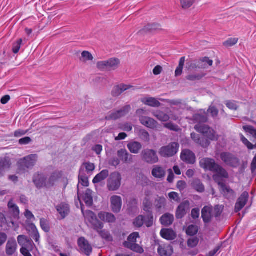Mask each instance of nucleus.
Segmentation results:
<instances>
[{"instance_id": "obj_1", "label": "nucleus", "mask_w": 256, "mask_h": 256, "mask_svg": "<svg viewBox=\"0 0 256 256\" xmlns=\"http://www.w3.org/2000/svg\"><path fill=\"white\" fill-rule=\"evenodd\" d=\"M201 168L205 170H209L214 172H218L222 177L227 178L228 174L225 169L220 164H216L215 160L210 158H204L200 162Z\"/></svg>"}, {"instance_id": "obj_2", "label": "nucleus", "mask_w": 256, "mask_h": 256, "mask_svg": "<svg viewBox=\"0 0 256 256\" xmlns=\"http://www.w3.org/2000/svg\"><path fill=\"white\" fill-rule=\"evenodd\" d=\"M84 206L81 204V210L82 213L86 219L90 224H91L92 228L96 232L103 228V224L100 222L96 218L95 214L90 210H84Z\"/></svg>"}, {"instance_id": "obj_3", "label": "nucleus", "mask_w": 256, "mask_h": 256, "mask_svg": "<svg viewBox=\"0 0 256 256\" xmlns=\"http://www.w3.org/2000/svg\"><path fill=\"white\" fill-rule=\"evenodd\" d=\"M146 114L147 112L144 108H140L136 111V115L142 125L151 129L156 128L158 124L157 122L152 118L144 116Z\"/></svg>"}, {"instance_id": "obj_4", "label": "nucleus", "mask_w": 256, "mask_h": 256, "mask_svg": "<svg viewBox=\"0 0 256 256\" xmlns=\"http://www.w3.org/2000/svg\"><path fill=\"white\" fill-rule=\"evenodd\" d=\"M196 130L206 137L208 140L212 141H216L219 136L216 132L208 126L204 124H197L194 126Z\"/></svg>"}, {"instance_id": "obj_5", "label": "nucleus", "mask_w": 256, "mask_h": 256, "mask_svg": "<svg viewBox=\"0 0 256 256\" xmlns=\"http://www.w3.org/2000/svg\"><path fill=\"white\" fill-rule=\"evenodd\" d=\"M120 60L117 58H111L106 60L98 62L96 66L102 71L113 70L117 69L120 64Z\"/></svg>"}, {"instance_id": "obj_6", "label": "nucleus", "mask_w": 256, "mask_h": 256, "mask_svg": "<svg viewBox=\"0 0 256 256\" xmlns=\"http://www.w3.org/2000/svg\"><path fill=\"white\" fill-rule=\"evenodd\" d=\"M38 158L37 154H32L20 160L18 162L19 170L24 171L26 168H32L35 165Z\"/></svg>"}, {"instance_id": "obj_7", "label": "nucleus", "mask_w": 256, "mask_h": 256, "mask_svg": "<svg viewBox=\"0 0 256 256\" xmlns=\"http://www.w3.org/2000/svg\"><path fill=\"white\" fill-rule=\"evenodd\" d=\"M122 176L118 172L112 173L107 182V187L110 191L118 190L121 185Z\"/></svg>"}, {"instance_id": "obj_8", "label": "nucleus", "mask_w": 256, "mask_h": 256, "mask_svg": "<svg viewBox=\"0 0 256 256\" xmlns=\"http://www.w3.org/2000/svg\"><path fill=\"white\" fill-rule=\"evenodd\" d=\"M179 148V144L177 142H172L166 146L162 147L159 150L160 156L170 158L176 154Z\"/></svg>"}, {"instance_id": "obj_9", "label": "nucleus", "mask_w": 256, "mask_h": 256, "mask_svg": "<svg viewBox=\"0 0 256 256\" xmlns=\"http://www.w3.org/2000/svg\"><path fill=\"white\" fill-rule=\"evenodd\" d=\"M141 157L144 162L148 164H154L159 160L156 151L152 149L144 150L141 153Z\"/></svg>"}, {"instance_id": "obj_10", "label": "nucleus", "mask_w": 256, "mask_h": 256, "mask_svg": "<svg viewBox=\"0 0 256 256\" xmlns=\"http://www.w3.org/2000/svg\"><path fill=\"white\" fill-rule=\"evenodd\" d=\"M154 222V217L152 212L148 214L146 216L140 215L137 216L134 220L133 224L134 226L137 228L142 227L144 224L149 228L152 226Z\"/></svg>"}, {"instance_id": "obj_11", "label": "nucleus", "mask_w": 256, "mask_h": 256, "mask_svg": "<svg viewBox=\"0 0 256 256\" xmlns=\"http://www.w3.org/2000/svg\"><path fill=\"white\" fill-rule=\"evenodd\" d=\"M220 158L228 166L237 168L240 165L238 158L229 152H222L220 154Z\"/></svg>"}, {"instance_id": "obj_12", "label": "nucleus", "mask_w": 256, "mask_h": 256, "mask_svg": "<svg viewBox=\"0 0 256 256\" xmlns=\"http://www.w3.org/2000/svg\"><path fill=\"white\" fill-rule=\"evenodd\" d=\"M78 198L80 202L81 200L85 202L87 206H90L93 204L92 192L86 188L82 194H81L80 190L78 192Z\"/></svg>"}, {"instance_id": "obj_13", "label": "nucleus", "mask_w": 256, "mask_h": 256, "mask_svg": "<svg viewBox=\"0 0 256 256\" xmlns=\"http://www.w3.org/2000/svg\"><path fill=\"white\" fill-rule=\"evenodd\" d=\"M78 245L80 250L86 256H90L92 252V247L88 241L84 238H80L78 240Z\"/></svg>"}, {"instance_id": "obj_14", "label": "nucleus", "mask_w": 256, "mask_h": 256, "mask_svg": "<svg viewBox=\"0 0 256 256\" xmlns=\"http://www.w3.org/2000/svg\"><path fill=\"white\" fill-rule=\"evenodd\" d=\"M180 158L182 161L189 164H194L196 162L194 154L189 150H183L181 152Z\"/></svg>"}, {"instance_id": "obj_15", "label": "nucleus", "mask_w": 256, "mask_h": 256, "mask_svg": "<svg viewBox=\"0 0 256 256\" xmlns=\"http://www.w3.org/2000/svg\"><path fill=\"white\" fill-rule=\"evenodd\" d=\"M190 203L188 201H185L181 203L177 208L176 216L178 219H181L184 216L186 211L189 210Z\"/></svg>"}, {"instance_id": "obj_16", "label": "nucleus", "mask_w": 256, "mask_h": 256, "mask_svg": "<svg viewBox=\"0 0 256 256\" xmlns=\"http://www.w3.org/2000/svg\"><path fill=\"white\" fill-rule=\"evenodd\" d=\"M213 208L212 206H205L202 211V217L204 222L208 224L210 222L213 217Z\"/></svg>"}, {"instance_id": "obj_17", "label": "nucleus", "mask_w": 256, "mask_h": 256, "mask_svg": "<svg viewBox=\"0 0 256 256\" xmlns=\"http://www.w3.org/2000/svg\"><path fill=\"white\" fill-rule=\"evenodd\" d=\"M111 207L114 212H120L122 206V198L118 196H113L110 198Z\"/></svg>"}, {"instance_id": "obj_18", "label": "nucleus", "mask_w": 256, "mask_h": 256, "mask_svg": "<svg viewBox=\"0 0 256 256\" xmlns=\"http://www.w3.org/2000/svg\"><path fill=\"white\" fill-rule=\"evenodd\" d=\"M248 198V194L247 192H244L238 198L236 206L235 212H240L246 205Z\"/></svg>"}, {"instance_id": "obj_19", "label": "nucleus", "mask_w": 256, "mask_h": 256, "mask_svg": "<svg viewBox=\"0 0 256 256\" xmlns=\"http://www.w3.org/2000/svg\"><path fill=\"white\" fill-rule=\"evenodd\" d=\"M133 88L134 86L131 85L120 84L114 87L112 94L114 96H118L120 95L123 92Z\"/></svg>"}, {"instance_id": "obj_20", "label": "nucleus", "mask_w": 256, "mask_h": 256, "mask_svg": "<svg viewBox=\"0 0 256 256\" xmlns=\"http://www.w3.org/2000/svg\"><path fill=\"white\" fill-rule=\"evenodd\" d=\"M158 251L160 256H170L173 252L172 246L168 244H160Z\"/></svg>"}, {"instance_id": "obj_21", "label": "nucleus", "mask_w": 256, "mask_h": 256, "mask_svg": "<svg viewBox=\"0 0 256 256\" xmlns=\"http://www.w3.org/2000/svg\"><path fill=\"white\" fill-rule=\"evenodd\" d=\"M118 156L124 163L130 164L132 162L133 156L130 154L126 149L118 150Z\"/></svg>"}, {"instance_id": "obj_22", "label": "nucleus", "mask_w": 256, "mask_h": 256, "mask_svg": "<svg viewBox=\"0 0 256 256\" xmlns=\"http://www.w3.org/2000/svg\"><path fill=\"white\" fill-rule=\"evenodd\" d=\"M46 181L44 176L41 174H36L33 178V182L37 188L46 186Z\"/></svg>"}, {"instance_id": "obj_23", "label": "nucleus", "mask_w": 256, "mask_h": 256, "mask_svg": "<svg viewBox=\"0 0 256 256\" xmlns=\"http://www.w3.org/2000/svg\"><path fill=\"white\" fill-rule=\"evenodd\" d=\"M191 138L196 144H198L204 148H207L210 144V142L208 140L204 138H201L200 136L196 133H192L191 134Z\"/></svg>"}, {"instance_id": "obj_24", "label": "nucleus", "mask_w": 256, "mask_h": 256, "mask_svg": "<svg viewBox=\"0 0 256 256\" xmlns=\"http://www.w3.org/2000/svg\"><path fill=\"white\" fill-rule=\"evenodd\" d=\"M56 210L62 218H65L70 212V206L68 204L62 202L56 207Z\"/></svg>"}, {"instance_id": "obj_25", "label": "nucleus", "mask_w": 256, "mask_h": 256, "mask_svg": "<svg viewBox=\"0 0 256 256\" xmlns=\"http://www.w3.org/2000/svg\"><path fill=\"white\" fill-rule=\"evenodd\" d=\"M62 173L60 172H56L52 173L46 181V187L53 186L62 178Z\"/></svg>"}, {"instance_id": "obj_26", "label": "nucleus", "mask_w": 256, "mask_h": 256, "mask_svg": "<svg viewBox=\"0 0 256 256\" xmlns=\"http://www.w3.org/2000/svg\"><path fill=\"white\" fill-rule=\"evenodd\" d=\"M128 150L132 154H138L142 148V144L138 142L131 141L127 145Z\"/></svg>"}, {"instance_id": "obj_27", "label": "nucleus", "mask_w": 256, "mask_h": 256, "mask_svg": "<svg viewBox=\"0 0 256 256\" xmlns=\"http://www.w3.org/2000/svg\"><path fill=\"white\" fill-rule=\"evenodd\" d=\"M160 234L162 238L167 240H174L176 238L175 232L172 229L163 228Z\"/></svg>"}, {"instance_id": "obj_28", "label": "nucleus", "mask_w": 256, "mask_h": 256, "mask_svg": "<svg viewBox=\"0 0 256 256\" xmlns=\"http://www.w3.org/2000/svg\"><path fill=\"white\" fill-rule=\"evenodd\" d=\"M152 174L154 178L161 179L164 177L166 172L162 167L155 166L152 170Z\"/></svg>"}, {"instance_id": "obj_29", "label": "nucleus", "mask_w": 256, "mask_h": 256, "mask_svg": "<svg viewBox=\"0 0 256 256\" xmlns=\"http://www.w3.org/2000/svg\"><path fill=\"white\" fill-rule=\"evenodd\" d=\"M98 216L100 219L104 222H114L116 220L114 216L108 212H102L98 214Z\"/></svg>"}, {"instance_id": "obj_30", "label": "nucleus", "mask_w": 256, "mask_h": 256, "mask_svg": "<svg viewBox=\"0 0 256 256\" xmlns=\"http://www.w3.org/2000/svg\"><path fill=\"white\" fill-rule=\"evenodd\" d=\"M79 184L78 186V190H80V184L84 186H88L89 184L88 180V177L84 174V170L82 168H81L80 170L78 176Z\"/></svg>"}, {"instance_id": "obj_31", "label": "nucleus", "mask_w": 256, "mask_h": 256, "mask_svg": "<svg viewBox=\"0 0 256 256\" xmlns=\"http://www.w3.org/2000/svg\"><path fill=\"white\" fill-rule=\"evenodd\" d=\"M109 176V171L108 170H104L96 174L92 180L94 184H98L106 180Z\"/></svg>"}, {"instance_id": "obj_32", "label": "nucleus", "mask_w": 256, "mask_h": 256, "mask_svg": "<svg viewBox=\"0 0 256 256\" xmlns=\"http://www.w3.org/2000/svg\"><path fill=\"white\" fill-rule=\"evenodd\" d=\"M8 210L14 217H17L20 214L18 207L14 202L12 199L10 200L8 204Z\"/></svg>"}, {"instance_id": "obj_33", "label": "nucleus", "mask_w": 256, "mask_h": 256, "mask_svg": "<svg viewBox=\"0 0 256 256\" xmlns=\"http://www.w3.org/2000/svg\"><path fill=\"white\" fill-rule=\"evenodd\" d=\"M142 102L144 104L152 107H159L160 103L154 98H144L142 99Z\"/></svg>"}, {"instance_id": "obj_34", "label": "nucleus", "mask_w": 256, "mask_h": 256, "mask_svg": "<svg viewBox=\"0 0 256 256\" xmlns=\"http://www.w3.org/2000/svg\"><path fill=\"white\" fill-rule=\"evenodd\" d=\"M174 220V216L169 213L164 214L160 219L162 224L164 226L170 225L173 222Z\"/></svg>"}, {"instance_id": "obj_35", "label": "nucleus", "mask_w": 256, "mask_h": 256, "mask_svg": "<svg viewBox=\"0 0 256 256\" xmlns=\"http://www.w3.org/2000/svg\"><path fill=\"white\" fill-rule=\"evenodd\" d=\"M222 193L224 196L228 200H234L235 198L236 194L234 192L230 187L226 185L222 188Z\"/></svg>"}, {"instance_id": "obj_36", "label": "nucleus", "mask_w": 256, "mask_h": 256, "mask_svg": "<svg viewBox=\"0 0 256 256\" xmlns=\"http://www.w3.org/2000/svg\"><path fill=\"white\" fill-rule=\"evenodd\" d=\"M16 242L15 240H9L6 246V252L8 255H12L16 249Z\"/></svg>"}, {"instance_id": "obj_37", "label": "nucleus", "mask_w": 256, "mask_h": 256, "mask_svg": "<svg viewBox=\"0 0 256 256\" xmlns=\"http://www.w3.org/2000/svg\"><path fill=\"white\" fill-rule=\"evenodd\" d=\"M124 247L128 248L140 254H142L144 252L142 248L136 243L132 244L130 242H124Z\"/></svg>"}, {"instance_id": "obj_38", "label": "nucleus", "mask_w": 256, "mask_h": 256, "mask_svg": "<svg viewBox=\"0 0 256 256\" xmlns=\"http://www.w3.org/2000/svg\"><path fill=\"white\" fill-rule=\"evenodd\" d=\"M153 115L159 120L162 122H167L170 118L169 115L160 110L154 112H153Z\"/></svg>"}, {"instance_id": "obj_39", "label": "nucleus", "mask_w": 256, "mask_h": 256, "mask_svg": "<svg viewBox=\"0 0 256 256\" xmlns=\"http://www.w3.org/2000/svg\"><path fill=\"white\" fill-rule=\"evenodd\" d=\"M10 167V164L6 160H2L0 161V177L2 176L5 170Z\"/></svg>"}, {"instance_id": "obj_40", "label": "nucleus", "mask_w": 256, "mask_h": 256, "mask_svg": "<svg viewBox=\"0 0 256 256\" xmlns=\"http://www.w3.org/2000/svg\"><path fill=\"white\" fill-rule=\"evenodd\" d=\"M243 129L248 135L252 136L256 140V130L251 126H244Z\"/></svg>"}, {"instance_id": "obj_41", "label": "nucleus", "mask_w": 256, "mask_h": 256, "mask_svg": "<svg viewBox=\"0 0 256 256\" xmlns=\"http://www.w3.org/2000/svg\"><path fill=\"white\" fill-rule=\"evenodd\" d=\"M192 186L194 189L199 192H202L204 191V186L201 182L196 180L192 183Z\"/></svg>"}, {"instance_id": "obj_42", "label": "nucleus", "mask_w": 256, "mask_h": 256, "mask_svg": "<svg viewBox=\"0 0 256 256\" xmlns=\"http://www.w3.org/2000/svg\"><path fill=\"white\" fill-rule=\"evenodd\" d=\"M144 210L148 212V214L152 212L150 210L152 208V202L150 200L148 196H147L144 200L143 202Z\"/></svg>"}, {"instance_id": "obj_43", "label": "nucleus", "mask_w": 256, "mask_h": 256, "mask_svg": "<svg viewBox=\"0 0 256 256\" xmlns=\"http://www.w3.org/2000/svg\"><path fill=\"white\" fill-rule=\"evenodd\" d=\"M198 231V228L194 224L190 225L186 230V233L189 236L196 235Z\"/></svg>"}, {"instance_id": "obj_44", "label": "nucleus", "mask_w": 256, "mask_h": 256, "mask_svg": "<svg viewBox=\"0 0 256 256\" xmlns=\"http://www.w3.org/2000/svg\"><path fill=\"white\" fill-rule=\"evenodd\" d=\"M240 138L241 141L248 148V150H253L256 148V144H252L242 134H240Z\"/></svg>"}, {"instance_id": "obj_45", "label": "nucleus", "mask_w": 256, "mask_h": 256, "mask_svg": "<svg viewBox=\"0 0 256 256\" xmlns=\"http://www.w3.org/2000/svg\"><path fill=\"white\" fill-rule=\"evenodd\" d=\"M194 118L196 122H199L198 124H202V123L206 122L208 120L207 116L205 114H196L194 116Z\"/></svg>"}, {"instance_id": "obj_46", "label": "nucleus", "mask_w": 256, "mask_h": 256, "mask_svg": "<svg viewBox=\"0 0 256 256\" xmlns=\"http://www.w3.org/2000/svg\"><path fill=\"white\" fill-rule=\"evenodd\" d=\"M216 174H214L212 178L222 188L225 186V184L223 182L222 177L218 172H216Z\"/></svg>"}, {"instance_id": "obj_47", "label": "nucleus", "mask_w": 256, "mask_h": 256, "mask_svg": "<svg viewBox=\"0 0 256 256\" xmlns=\"http://www.w3.org/2000/svg\"><path fill=\"white\" fill-rule=\"evenodd\" d=\"M40 225L44 232H48L50 231V227L48 220L44 218H41L40 220Z\"/></svg>"}, {"instance_id": "obj_48", "label": "nucleus", "mask_w": 256, "mask_h": 256, "mask_svg": "<svg viewBox=\"0 0 256 256\" xmlns=\"http://www.w3.org/2000/svg\"><path fill=\"white\" fill-rule=\"evenodd\" d=\"M166 204V200L162 197L158 198L156 200L155 205L157 208L160 210L163 207H164Z\"/></svg>"}, {"instance_id": "obj_49", "label": "nucleus", "mask_w": 256, "mask_h": 256, "mask_svg": "<svg viewBox=\"0 0 256 256\" xmlns=\"http://www.w3.org/2000/svg\"><path fill=\"white\" fill-rule=\"evenodd\" d=\"M93 58L92 54L88 51H84L82 53L80 60L82 62H86L88 60H92Z\"/></svg>"}, {"instance_id": "obj_50", "label": "nucleus", "mask_w": 256, "mask_h": 256, "mask_svg": "<svg viewBox=\"0 0 256 256\" xmlns=\"http://www.w3.org/2000/svg\"><path fill=\"white\" fill-rule=\"evenodd\" d=\"M130 109V105H126L118 110L120 118L126 116L129 112Z\"/></svg>"}, {"instance_id": "obj_51", "label": "nucleus", "mask_w": 256, "mask_h": 256, "mask_svg": "<svg viewBox=\"0 0 256 256\" xmlns=\"http://www.w3.org/2000/svg\"><path fill=\"white\" fill-rule=\"evenodd\" d=\"M204 74H192L186 76V79L190 81H195L202 79Z\"/></svg>"}, {"instance_id": "obj_52", "label": "nucleus", "mask_w": 256, "mask_h": 256, "mask_svg": "<svg viewBox=\"0 0 256 256\" xmlns=\"http://www.w3.org/2000/svg\"><path fill=\"white\" fill-rule=\"evenodd\" d=\"M120 118V117L118 110L110 112L106 116V119L108 120H116Z\"/></svg>"}, {"instance_id": "obj_53", "label": "nucleus", "mask_w": 256, "mask_h": 256, "mask_svg": "<svg viewBox=\"0 0 256 256\" xmlns=\"http://www.w3.org/2000/svg\"><path fill=\"white\" fill-rule=\"evenodd\" d=\"M22 40V39H19L16 42L13 44L12 46V52L14 54H17L20 48Z\"/></svg>"}, {"instance_id": "obj_54", "label": "nucleus", "mask_w": 256, "mask_h": 256, "mask_svg": "<svg viewBox=\"0 0 256 256\" xmlns=\"http://www.w3.org/2000/svg\"><path fill=\"white\" fill-rule=\"evenodd\" d=\"M198 242L199 240L197 238H189L188 240V246L190 248H194L198 245Z\"/></svg>"}, {"instance_id": "obj_55", "label": "nucleus", "mask_w": 256, "mask_h": 256, "mask_svg": "<svg viewBox=\"0 0 256 256\" xmlns=\"http://www.w3.org/2000/svg\"><path fill=\"white\" fill-rule=\"evenodd\" d=\"M194 0H180V4L184 8H190L194 4Z\"/></svg>"}, {"instance_id": "obj_56", "label": "nucleus", "mask_w": 256, "mask_h": 256, "mask_svg": "<svg viewBox=\"0 0 256 256\" xmlns=\"http://www.w3.org/2000/svg\"><path fill=\"white\" fill-rule=\"evenodd\" d=\"M238 42V38H230L224 42V45L226 46H232L236 44Z\"/></svg>"}, {"instance_id": "obj_57", "label": "nucleus", "mask_w": 256, "mask_h": 256, "mask_svg": "<svg viewBox=\"0 0 256 256\" xmlns=\"http://www.w3.org/2000/svg\"><path fill=\"white\" fill-rule=\"evenodd\" d=\"M139 237V234L138 232H134L129 236L128 238V242L130 243L134 244L136 242V238Z\"/></svg>"}, {"instance_id": "obj_58", "label": "nucleus", "mask_w": 256, "mask_h": 256, "mask_svg": "<svg viewBox=\"0 0 256 256\" xmlns=\"http://www.w3.org/2000/svg\"><path fill=\"white\" fill-rule=\"evenodd\" d=\"M34 244L30 238L28 240L26 243L22 246L21 248H25L26 250H32L34 249Z\"/></svg>"}, {"instance_id": "obj_59", "label": "nucleus", "mask_w": 256, "mask_h": 256, "mask_svg": "<svg viewBox=\"0 0 256 256\" xmlns=\"http://www.w3.org/2000/svg\"><path fill=\"white\" fill-rule=\"evenodd\" d=\"M164 127L176 132H178L179 130L178 126L172 123L168 122L164 124Z\"/></svg>"}, {"instance_id": "obj_60", "label": "nucleus", "mask_w": 256, "mask_h": 256, "mask_svg": "<svg viewBox=\"0 0 256 256\" xmlns=\"http://www.w3.org/2000/svg\"><path fill=\"white\" fill-rule=\"evenodd\" d=\"M120 128L124 131L130 132L132 129V125L129 122H125L120 125Z\"/></svg>"}, {"instance_id": "obj_61", "label": "nucleus", "mask_w": 256, "mask_h": 256, "mask_svg": "<svg viewBox=\"0 0 256 256\" xmlns=\"http://www.w3.org/2000/svg\"><path fill=\"white\" fill-rule=\"evenodd\" d=\"M83 167L86 168L88 172H92L95 169V166L94 164L90 162H86L83 164Z\"/></svg>"}, {"instance_id": "obj_62", "label": "nucleus", "mask_w": 256, "mask_h": 256, "mask_svg": "<svg viewBox=\"0 0 256 256\" xmlns=\"http://www.w3.org/2000/svg\"><path fill=\"white\" fill-rule=\"evenodd\" d=\"M30 238L24 235L18 236V242L21 246L24 244Z\"/></svg>"}, {"instance_id": "obj_63", "label": "nucleus", "mask_w": 256, "mask_h": 256, "mask_svg": "<svg viewBox=\"0 0 256 256\" xmlns=\"http://www.w3.org/2000/svg\"><path fill=\"white\" fill-rule=\"evenodd\" d=\"M222 206H215L214 209H213V216L215 217L219 216L222 212Z\"/></svg>"}, {"instance_id": "obj_64", "label": "nucleus", "mask_w": 256, "mask_h": 256, "mask_svg": "<svg viewBox=\"0 0 256 256\" xmlns=\"http://www.w3.org/2000/svg\"><path fill=\"white\" fill-rule=\"evenodd\" d=\"M226 106L232 110H236L238 108V106L236 104V103L235 102L232 101H226Z\"/></svg>"}]
</instances>
